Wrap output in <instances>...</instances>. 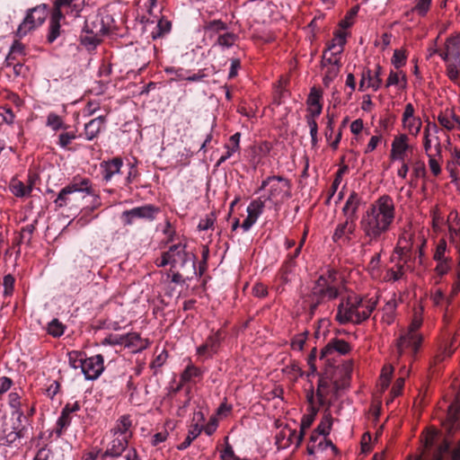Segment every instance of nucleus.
Segmentation results:
<instances>
[{
  "label": "nucleus",
  "mask_w": 460,
  "mask_h": 460,
  "mask_svg": "<svg viewBox=\"0 0 460 460\" xmlns=\"http://www.w3.org/2000/svg\"><path fill=\"white\" fill-rule=\"evenodd\" d=\"M160 212V208L155 205L147 204L141 207H136L129 210H125L121 214L124 225L130 226L135 219L154 220Z\"/></svg>",
  "instance_id": "9d476101"
},
{
  "label": "nucleus",
  "mask_w": 460,
  "mask_h": 460,
  "mask_svg": "<svg viewBox=\"0 0 460 460\" xmlns=\"http://www.w3.org/2000/svg\"><path fill=\"white\" fill-rule=\"evenodd\" d=\"M105 122H106L105 117L99 116L95 119H91L88 123H86L84 126L85 138L87 140L94 139L99 135L102 128H104Z\"/></svg>",
  "instance_id": "cd10ccee"
},
{
  "label": "nucleus",
  "mask_w": 460,
  "mask_h": 460,
  "mask_svg": "<svg viewBox=\"0 0 460 460\" xmlns=\"http://www.w3.org/2000/svg\"><path fill=\"white\" fill-rule=\"evenodd\" d=\"M172 24L168 20L161 18L151 31V37L155 40L163 37L171 31Z\"/></svg>",
  "instance_id": "79ce46f5"
},
{
  "label": "nucleus",
  "mask_w": 460,
  "mask_h": 460,
  "mask_svg": "<svg viewBox=\"0 0 460 460\" xmlns=\"http://www.w3.org/2000/svg\"><path fill=\"white\" fill-rule=\"evenodd\" d=\"M429 157V167L434 176H438L441 173V166L439 161L441 158L438 157L437 154L427 155Z\"/></svg>",
  "instance_id": "69168bd1"
},
{
  "label": "nucleus",
  "mask_w": 460,
  "mask_h": 460,
  "mask_svg": "<svg viewBox=\"0 0 460 460\" xmlns=\"http://www.w3.org/2000/svg\"><path fill=\"white\" fill-rule=\"evenodd\" d=\"M265 201L262 200L261 198L253 199L247 207V214L253 216L256 218H259L260 216L263 213Z\"/></svg>",
  "instance_id": "09e8293b"
},
{
  "label": "nucleus",
  "mask_w": 460,
  "mask_h": 460,
  "mask_svg": "<svg viewBox=\"0 0 460 460\" xmlns=\"http://www.w3.org/2000/svg\"><path fill=\"white\" fill-rule=\"evenodd\" d=\"M348 170V166L347 165H344L342 166L341 168H340L336 173H335V178L332 183V186H331V189L329 190V195H328V198L325 201L326 204H329L330 201H331V199L334 196V194L336 193L341 182V180H342V176L343 174L346 172V171Z\"/></svg>",
  "instance_id": "49530a36"
},
{
  "label": "nucleus",
  "mask_w": 460,
  "mask_h": 460,
  "mask_svg": "<svg viewBox=\"0 0 460 460\" xmlns=\"http://www.w3.org/2000/svg\"><path fill=\"white\" fill-rule=\"evenodd\" d=\"M395 219V205L389 195H382L362 214L359 227L368 244L379 241L392 227Z\"/></svg>",
  "instance_id": "f257e3e1"
},
{
  "label": "nucleus",
  "mask_w": 460,
  "mask_h": 460,
  "mask_svg": "<svg viewBox=\"0 0 460 460\" xmlns=\"http://www.w3.org/2000/svg\"><path fill=\"white\" fill-rule=\"evenodd\" d=\"M332 423L333 418L332 416L331 411L325 409L322 420L315 429L316 432L323 437H327L331 432Z\"/></svg>",
  "instance_id": "4c0bfd02"
},
{
  "label": "nucleus",
  "mask_w": 460,
  "mask_h": 460,
  "mask_svg": "<svg viewBox=\"0 0 460 460\" xmlns=\"http://www.w3.org/2000/svg\"><path fill=\"white\" fill-rule=\"evenodd\" d=\"M386 88L396 86L399 90H404L407 86L406 75L402 71L391 70L385 84Z\"/></svg>",
  "instance_id": "7c9ffc66"
},
{
  "label": "nucleus",
  "mask_w": 460,
  "mask_h": 460,
  "mask_svg": "<svg viewBox=\"0 0 460 460\" xmlns=\"http://www.w3.org/2000/svg\"><path fill=\"white\" fill-rule=\"evenodd\" d=\"M48 332L53 337H60L64 333V326L58 320L54 319L49 323Z\"/></svg>",
  "instance_id": "338daca9"
},
{
  "label": "nucleus",
  "mask_w": 460,
  "mask_h": 460,
  "mask_svg": "<svg viewBox=\"0 0 460 460\" xmlns=\"http://www.w3.org/2000/svg\"><path fill=\"white\" fill-rule=\"evenodd\" d=\"M361 204L362 197L358 192L352 191L342 208V213L346 219L356 222Z\"/></svg>",
  "instance_id": "412c9836"
},
{
  "label": "nucleus",
  "mask_w": 460,
  "mask_h": 460,
  "mask_svg": "<svg viewBox=\"0 0 460 460\" xmlns=\"http://www.w3.org/2000/svg\"><path fill=\"white\" fill-rule=\"evenodd\" d=\"M110 20L109 15L103 16L99 12L92 13L86 17L82 32L103 36L109 32Z\"/></svg>",
  "instance_id": "9b49d317"
},
{
  "label": "nucleus",
  "mask_w": 460,
  "mask_h": 460,
  "mask_svg": "<svg viewBox=\"0 0 460 460\" xmlns=\"http://www.w3.org/2000/svg\"><path fill=\"white\" fill-rule=\"evenodd\" d=\"M339 389L323 376L319 380L314 400L316 399L319 406L330 410L332 402L336 399V393Z\"/></svg>",
  "instance_id": "f8f14e48"
},
{
  "label": "nucleus",
  "mask_w": 460,
  "mask_h": 460,
  "mask_svg": "<svg viewBox=\"0 0 460 460\" xmlns=\"http://www.w3.org/2000/svg\"><path fill=\"white\" fill-rule=\"evenodd\" d=\"M351 350V346L344 340L333 338L322 349L320 359L330 362L334 360L335 355H346Z\"/></svg>",
  "instance_id": "4468645a"
},
{
  "label": "nucleus",
  "mask_w": 460,
  "mask_h": 460,
  "mask_svg": "<svg viewBox=\"0 0 460 460\" xmlns=\"http://www.w3.org/2000/svg\"><path fill=\"white\" fill-rule=\"evenodd\" d=\"M293 267V265L286 262L280 269L278 275V281L279 283L276 286V291L278 293L284 292V286L291 281Z\"/></svg>",
  "instance_id": "2f4dec72"
},
{
  "label": "nucleus",
  "mask_w": 460,
  "mask_h": 460,
  "mask_svg": "<svg viewBox=\"0 0 460 460\" xmlns=\"http://www.w3.org/2000/svg\"><path fill=\"white\" fill-rule=\"evenodd\" d=\"M343 281L339 272L329 269L315 281L310 294V310L314 312L316 307L328 301L336 299L343 289Z\"/></svg>",
  "instance_id": "7ed1b4c3"
},
{
  "label": "nucleus",
  "mask_w": 460,
  "mask_h": 460,
  "mask_svg": "<svg viewBox=\"0 0 460 460\" xmlns=\"http://www.w3.org/2000/svg\"><path fill=\"white\" fill-rule=\"evenodd\" d=\"M10 190L15 197L22 198L31 194L32 187L25 185L20 181L13 180L10 183Z\"/></svg>",
  "instance_id": "a19ab883"
},
{
  "label": "nucleus",
  "mask_w": 460,
  "mask_h": 460,
  "mask_svg": "<svg viewBox=\"0 0 460 460\" xmlns=\"http://www.w3.org/2000/svg\"><path fill=\"white\" fill-rule=\"evenodd\" d=\"M307 400L310 404L307 413L305 414L302 417L301 423H300V430L299 433H303V437L305 436V430L308 429L311 425L313 424L317 412L318 408L314 405V392H311L310 394H307Z\"/></svg>",
  "instance_id": "5701e85b"
},
{
  "label": "nucleus",
  "mask_w": 460,
  "mask_h": 460,
  "mask_svg": "<svg viewBox=\"0 0 460 460\" xmlns=\"http://www.w3.org/2000/svg\"><path fill=\"white\" fill-rule=\"evenodd\" d=\"M46 126L50 128L53 131L66 129L68 128V126L64 123L63 119L55 112L48 114Z\"/></svg>",
  "instance_id": "c03bdc74"
},
{
  "label": "nucleus",
  "mask_w": 460,
  "mask_h": 460,
  "mask_svg": "<svg viewBox=\"0 0 460 460\" xmlns=\"http://www.w3.org/2000/svg\"><path fill=\"white\" fill-rule=\"evenodd\" d=\"M341 63V54H336L334 50H326L323 52L322 58V66L326 67Z\"/></svg>",
  "instance_id": "3c124183"
},
{
  "label": "nucleus",
  "mask_w": 460,
  "mask_h": 460,
  "mask_svg": "<svg viewBox=\"0 0 460 460\" xmlns=\"http://www.w3.org/2000/svg\"><path fill=\"white\" fill-rule=\"evenodd\" d=\"M114 437L115 438L107 446L103 456L119 457L127 449L128 445V439H127V437Z\"/></svg>",
  "instance_id": "b1692460"
},
{
  "label": "nucleus",
  "mask_w": 460,
  "mask_h": 460,
  "mask_svg": "<svg viewBox=\"0 0 460 460\" xmlns=\"http://www.w3.org/2000/svg\"><path fill=\"white\" fill-rule=\"evenodd\" d=\"M82 364V372L87 380L97 379L104 371V359L101 354L84 358Z\"/></svg>",
  "instance_id": "f3484780"
},
{
  "label": "nucleus",
  "mask_w": 460,
  "mask_h": 460,
  "mask_svg": "<svg viewBox=\"0 0 460 460\" xmlns=\"http://www.w3.org/2000/svg\"><path fill=\"white\" fill-rule=\"evenodd\" d=\"M377 300L349 294L342 298L337 308L335 319L341 324L351 323L359 324L369 318L376 309Z\"/></svg>",
  "instance_id": "f03ea898"
},
{
  "label": "nucleus",
  "mask_w": 460,
  "mask_h": 460,
  "mask_svg": "<svg viewBox=\"0 0 460 460\" xmlns=\"http://www.w3.org/2000/svg\"><path fill=\"white\" fill-rule=\"evenodd\" d=\"M219 341H220V338H219V335L217 333V334H214V335H211L209 336L206 342L199 346L198 348V354L199 355H205V354H209V355H212L214 353H216L217 351V349L219 347Z\"/></svg>",
  "instance_id": "72a5a7b5"
},
{
  "label": "nucleus",
  "mask_w": 460,
  "mask_h": 460,
  "mask_svg": "<svg viewBox=\"0 0 460 460\" xmlns=\"http://www.w3.org/2000/svg\"><path fill=\"white\" fill-rule=\"evenodd\" d=\"M413 150V146L410 144L409 135L405 133L394 136L390 151V159L392 161L407 160L408 153Z\"/></svg>",
  "instance_id": "ddd939ff"
},
{
  "label": "nucleus",
  "mask_w": 460,
  "mask_h": 460,
  "mask_svg": "<svg viewBox=\"0 0 460 460\" xmlns=\"http://www.w3.org/2000/svg\"><path fill=\"white\" fill-rule=\"evenodd\" d=\"M101 35L84 33L80 36V42L81 45L85 47L88 50L94 49L101 42Z\"/></svg>",
  "instance_id": "de8ad7c7"
},
{
  "label": "nucleus",
  "mask_w": 460,
  "mask_h": 460,
  "mask_svg": "<svg viewBox=\"0 0 460 460\" xmlns=\"http://www.w3.org/2000/svg\"><path fill=\"white\" fill-rule=\"evenodd\" d=\"M131 427L132 420L130 415L124 414L117 420L114 428L111 429V432L113 433V436H119L122 438L127 437V439H129V438L132 436V432L130 430Z\"/></svg>",
  "instance_id": "a878e982"
},
{
  "label": "nucleus",
  "mask_w": 460,
  "mask_h": 460,
  "mask_svg": "<svg viewBox=\"0 0 460 460\" xmlns=\"http://www.w3.org/2000/svg\"><path fill=\"white\" fill-rule=\"evenodd\" d=\"M447 75L448 78L455 84H459V75H460V54L459 51L448 63L446 69Z\"/></svg>",
  "instance_id": "e433bc0d"
},
{
  "label": "nucleus",
  "mask_w": 460,
  "mask_h": 460,
  "mask_svg": "<svg viewBox=\"0 0 460 460\" xmlns=\"http://www.w3.org/2000/svg\"><path fill=\"white\" fill-rule=\"evenodd\" d=\"M72 417L70 414L66 413L62 410L61 414L57 421V430L56 433L58 436H61L63 430L66 429L71 424Z\"/></svg>",
  "instance_id": "5fc2aeb1"
},
{
  "label": "nucleus",
  "mask_w": 460,
  "mask_h": 460,
  "mask_svg": "<svg viewBox=\"0 0 460 460\" xmlns=\"http://www.w3.org/2000/svg\"><path fill=\"white\" fill-rule=\"evenodd\" d=\"M457 52L458 49L456 41L454 40H447L445 45V49L441 51L439 56L447 63V66H448V63L451 62Z\"/></svg>",
  "instance_id": "37998d69"
},
{
  "label": "nucleus",
  "mask_w": 460,
  "mask_h": 460,
  "mask_svg": "<svg viewBox=\"0 0 460 460\" xmlns=\"http://www.w3.org/2000/svg\"><path fill=\"white\" fill-rule=\"evenodd\" d=\"M356 222L345 219V221L339 223L332 236L333 243L339 245L349 244L352 241V235L356 233Z\"/></svg>",
  "instance_id": "a211bd4d"
},
{
  "label": "nucleus",
  "mask_w": 460,
  "mask_h": 460,
  "mask_svg": "<svg viewBox=\"0 0 460 460\" xmlns=\"http://www.w3.org/2000/svg\"><path fill=\"white\" fill-rule=\"evenodd\" d=\"M430 299L437 306L443 305L445 304L448 305L451 302V298L446 296L444 292L439 288L431 290Z\"/></svg>",
  "instance_id": "603ef678"
},
{
  "label": "nucleus",
  "mask_w": 460,
  "mask_h": 460,
  "mask_svg": "<svg viewBox=\"0 0 460 460\" xmlns=\"http://www.w3.org/2000/svg\"><path fill=\"white\" fill-rule=\"evenodd\" d=\"M381 75L382 67L378 64L376 66L374 72H372L369 68H364L361 73L358 90L360 92H364L367 88H371L374 92L378 91L383 84Z\"/></svg>",
  "instance_id": "dca6fc26"
},
{
  "label": "nucleus",
  "mask_w": 460,
  "mask_h": 460,
  "mask_svg": "<svg viewBox=\"0 0 460 460\" xmlns=\"http://www.w3.org/2000/svg\"><path fill=\"white\" fill-rule=\"evenodd\" d=\"M393 374V367L391 366L384 367L379 378V386L382 391L385 390L390 384Z\"/></svg>",
  "instance_id": "bf43d9fd"
},
{
  "label": "nucleus",
  "mask_w": 460,
  "mask_h": 460,
  "mask_svg": "<svg viewBox=\"0 0 460 460\" xmlns=\"http://www.w3.org/2000/svg\"><path fill=\"white\" fill-rule=\"evenodd\" d=\"M23 407L24 406L12 409V417L15 418V420L13 422V426L17 428H23L26 431H28L31 424Z\"/></svg>",
  "instance_id": "f704fd0d"
},
{
  "label": "nucleus",
  "mask_w": 460,
  "mask_h": 460,
  "mask_svg": "<svg viewBox=\"0 0 460 460\" xmlns=\"http://www.w3.org/2000/svg\"><path fill=\"white\" fill-rule=\"evenodd\" d=\"M427 174L425 163L421 160L415 161L412 164L411 178L417 180L424 178Z\"/></svg>",
  "instance_id": "052dcab7"
},
{
  "label": "nucleus",
  "mask_w": 460,
  "mask_h": 460,
  "mask_svg": "<svg viewBox=\"0 0 460 460\" xmlns=\"http://www.w3.org/2000/svg\"><path fill=\"white\" fill-rule=\"evenodd\" d=\"M405 275L404 263L397 262L394 267L387 269L384 277L386 282H395L402 279Z\"/></svg>",
  "instance_id": "c9c22d12"
},
{
  "label": "nucleus",
  "mask_w": 460,
  "mask_h": 460,
  "mask_svg": "<svg viewBox=\"0 0 460 460\" xmlns=\"http://www.w3.org/2000/svg\"><path fill=\"white\" fill-rule=\"evenodd\" d=\"M124 341L125 347L131 348L135 351L143 350L147 348L149 344L147 340H143L137 332H128L124 334Z\"/></svg>",
  "instance_id": "c756f323"
},
{
  "label": "nucleus",
  "mask_w": 460,
  "mask_h": 460,
  "mask_svg": "<svg viewBox=\"0 0 460 460\" xmlns=\"http://www.w3.org/2000/svg\"><path fill=\"white\" fill-rule=\"evenodd\" d=\"M221 460H246L238 457L233 449V447L228 443V438H226L225 447L220 451Z\"/></svg>",
  "instance_id": "4d7b16f0"
},
{
  "label": "nucleus",
  "mask_w": 460,
  "mask_h": 460,
  "mask_svg": "<svg viewBox=\"0 0 460 460\" xmlns=\"http://www.w3.org/2000/svg\"><path fill=\"white\" fill-rule=\"evenodd\" d=\"M28 431L23 428L12 426V430L0 437V447H11L21 438H23Z\"/></svg>",
  "instance_id": "c85d7f7f"
},
{
  "label": "nucleus",
  "mask_w": 460,
  "mask_h": 460,
  "mask_svg": "<svg viewBox=\"0 0 460 460\" xmlns=\"http://www.w3.org/2000/svg\"><path fill=\"white\" fill-rule=\"evenodd\" d=\"M323 93L316 87H313L310 90L309 95L306 100V105H323Z\"/></svg>",
  "instance_id": "e2e57ef3"
},
{
  "label": "nucleus",
  "mask_w": 460,
  "mask_h": 460,
  "mask_svg": "<svg viewBox=\"0 0 460 460\" xmlns=\"http://www.w3.org/2000/svg\"><path fill=\"white\" fill-rule=\"evenodd\" d=\"M8 405L11 410L22 406H27L25 402H22L21 393H19L16 388L8 394Z\"/></svg>",
  "instance_id": "6e6d98bb"
},
{
  "label": "nucleus",
  "mask_w": 460,
  "mask_h": 460,
  "mask_svg": "<svg viewBox=\"0 0 460 460\" xmlns=\"http://www.w3.org/2000/svg\"><path fill=\"white\" fill-rule=\"evenodd\" d=\"M421 325V313L416 311L407 329L402 330L396 340L395 346L399 357H413L417 354L423 339L419 332Z\"/></svg>",
  "instance_id": "39448f33"
},
{
  "label": "nucleus",
  "mask_w": 460,
  "mask_h": 460,
  "mask_svg": "<svg viewBox=\"0 0 460 460\" xmlns=\"http://www.w3.org/2000/svg\"><path fill=\"white\" fill-rule=\"evenodd\" d=\"M432 0H416L415 5L411 10L412 13H416L418 15L424 17L429 11Z\"/></svg>",
  "instance_id": "864d4df0"
},
{
  "label": "nucleus",
  "mask_w": 460,
  "mask_h": 460,
  "mask_svg": "<svg viewBox=\"0 0 460 460\" xmlns=\"http://www.w3.org/2000/svg\"><path fill=\"white\" fill-rule=\"evenodd\" d=\"M48 16V5L46 4H39L35 7L29 9L26 12L25 17L19 24L15 36L18 39H22L27 36L31 31L36 30L43 24Z\"/></svg>",
  "instance_id": "6e6552de"
},
{
  "label": "nucleus",
  "mask_w": 460,
  "mask_h": 460,
  "mask_svg": "<svg viewBox=\"0 0 460 460\" xmlns=\"http://www.w3.org/2000/svg\"><path fill=\"white\" fill-rule=\"evenodd\" d=\"M269 187L267 200L275 205L280 204L291 197L290 181L282 176H269L261 182L260 190Z\"/></svg>",
  "instance_id": "0eeeda50"
},
{
  "label": "nucleus",
  "mask_w": 460,
  "mask_h": 460,
  "mask_svg": "<svg viewBox=\"0 0 460 460\" xmlns=\"http://www.w3.org/2000/svg\"><path fill=\"white\" fill-rule=\"evenodd\" d=\"M236 38L235 34L226 32L218 36L217 44L224 48H230L234 44Z\"/></svg>",
  "instance_id": "680f3d73"
},
{
  "label": "nucleus",
  "mask_w": 460,
  "mask_h": 460,
  "mask_svg": "<svg viewBox=\"0 0 460 460\" xmlns=\"http://www.w3.org/2000/svg\"><path fill=\"white\" fill-rule=\"evenodd\" d=\"M216 217L214 213L207 215L204 218L199 220L198 229L199 231H206L211 229L215 224Z\"/></svg>",
  "instance_id": "774afa93"
},
{
  "label": "nucleus",
  "mask_w": 460,
  "mask_h": 460,
  "mask_svg": "<svg viewBox=\"0 0 460 460\" xmlns=\"http://www.w3.org/2000/svg\"><path fill=\"white\" fill-rule=\"evenodd\" d=\"M402 123L403 128L413 137H416L420 134L422 127V121L419 117L408 119L405 121H402Z\"/></svg>",
  "instance_id": "ea45409f"
},
{
  "label": "nucleus",
  "mask_w": 460,
  "mask_h": 460,
  "mask_svg": "<svg viewBox=\"0 0 460 460\" xmlns=\"http://www.w3.org/2000/svg\"><path fill=\"white\" fill-rule=\"evenodd\" d=\"M58 5L63 7L66 14L79 17L85 5V0H55Z\"/></svg>",
  "instance_id": "bb28decb"
},
{
  "label": "nucleus",
  "mask_w": 460,
  "mask_h": 460,
  "mask_svg": "<svg viewBox=\"0 0 460 460\" xmlns=\"http://www.w3.org/2000/svg\"><path fill=\"white\" fill-rule=\"evenodd\" d=\"M194 258L192 253L186 252V244L179 243L171 245L166 252L162 253L160 258L155 260V263L159 268L170 265L171 270H183L187 264L190 263L193 271H195Z\"/></svg>",
  "instance_id": "423d86ee"
},
{
  "label": "nucleus",
  "mask_w": 460,
  "mask_h": 460,
  "mask_svg": "<svg viewBox=\"0 0 460 460\" xmlns=\"http://www.w3.org/2000/svg\"><path fill=\"white\" fill-rule=\"evenodd\" d=\"M123 161L120 157H114L110 161H103L101 163V169L102 178L104 181H109L111 178L120 172Z\"/></svg>",
  "instance_id": "393cba45"
},
{
  "label": "nucleus",
  "mask_w": 460,
  "mask_h": 460,
  "mask_svg": "<svg viewBox=\"0 0 460 460\" xmlns=\"http://www.w3.org/2000/svg\"><path fill=\"white\" fill-rule=\"evenodd\" d=\"M347 32L339 30L334 32L333 39L328 47V50H334L336 54H341L346 44Z\"/></svg>",
  "instance_id": "58836bf2"
},
{
  "label": "nucleus",
  "mask_w": 460,
  "mask_h": 460,
  "mask_svg": "<svg viewBox=\"0 0 460 460\" xmlns=\"http://www.w3.org/2000/svg\"><path fill=\"white\" fill-rule=\"evenodd\" d=\"M205 32L216 34L227 29L226 24L221 20H213L206 22L203 26Z\"/></svg>",
  "instance_id": "8fccbe9b"
},
{
  "label": "nucleus",
  "mask_w": 460,
  "mask_h": 460,
  "mask_svg": "<svg viewBox=\"0 0 460 460\" xmlns=\"http://www.w3.org/2000/svg\"><path fill=\"white\" fill-rule=\"evenodd\" d=\"M438 127L435 123L429 122L424 128L423 132V147L426 155H432L431 147L434 146L435 154L438 157L442 158V146L440 140L437 134L438 133Z\"/></svg>",
  "instance_id": "2eb2a0df"
},
{
  "label": "nucleus",
  "mask_w": 460,
  "mask_h": 460,
  "mask_svg": "<svg viewBox=\"0 0 460 460\" xmlns=\"http://www.w3.org/2000/svg\"><path fill=\"white\" fill-rule=\"evenodd\" d=\"M307 332H300L296 335H295L292 340L290 346L292 349L301 351L305 344V341L307 340Z\"/></svg>",
  "instance_id": "13d9d810"
},
{
  "label": "nucleus",
  "mask_w": 460,
  "mask_h": 460,
  "mask_svg": "<svg viewBox=\"0 0 460 460\" xmlns=\"http://www.w3.org/2000/svg\"><path fill=\"white\" fill-rule=\"evenodd\" d=\"M303 438V433L286 426L276 435V445L279 449H286L292 445L298 447Z\"/></svg>",
  "instance_id": "6ab92c4d"
},
{
  "label": "nucleus",
  "mask_w": 460,
  "mask_h": 460,
  "mask_svg": "<svg viewBox=\"0 0 460 460\" xmlns=\"http://www.w3.org/2000/svg\"><path fill=\"white\" fill-rule=\"evenodd\" d=\"M341 64H335L323 67L324 69L323 83L325 86H329L331 83L338 76Z\"/></svg>",
  "instance_id": "a18cd8bd"
},
{
  "label": "nucleus",
  "mask_w": 460,
  "mask_h": 460,
  "mask_svg": "<svg viewBox=\"0 0 460 460\" xmlns=\"http://www.w3.org/2000/svg\"><path fill=\"white\" fill-rule=\"evenodd\" d=\"M328 447H330L334 454H337V447L331 440L323 436L316 444H307L306 451L308 455L313 456L318 452L326 450Z\"/></svg>",
  "instance_id": "473e14b6"
},
{
  "label": "nucleus",
  "mask_w": 460,
  "mask_h": 460,
  "mask_svg": "<svg viewBox=\"0 0 460 460\" xmlns=\"http://www.w3.org/2000/svg\"><path fill=\"white\" fill-rule=\"evenodd\" d=\"M192 420L195 421V423L190 425L184 441L177 446L178 450H184L188 448L192 441L196 439L202 431V422L204 421L203 413L201 411L194 412Z\"/></svg>",
  "instance_id": "aec40b11"
},
{
  "label": "nucleus",
  "mask_w": 460,
  "mask_h": 460,
  "mask_svg": "<svg viewBox=\"0 0 460 460\" xmlns=\"http://www.w3.org/2000/svg\"><path fill=\"white\" fill-rule=\"evenodd\" d=\"M329 366L325 369L324 377L333 383L336 388H344L349 385L351 373L353 370V361L344 360L341 364L332 366L327 362Z\"/></svg>",
  "instance_id": "1a4fd4ad"
},
{
  "label": "nucleus",
  "mask_w": 460,
  "mask_h": 460,
  "mask_svg": "<svg viewBox=\"0 0 460 460\" xmlns=\"http://www.w3.org/2000/svg\"><path fill=\"white\" fill-rule=\"evenodd\" d=\"M204 370L190 362L180 376L176 390H181L188 383H196L203 377Z\"/></svg>",
  "instance_id": "4be33fe9"
},
{
  "label": "nucleus",
  "mask_w": 460,
  "mask_h": 460,
  "mask_svg": "<svg viewBox=\"0 0 460 460\" xmlns=\"http://www.w3.org/2000/svg\"><path fill=\"white\" fill-rule=\"evenodd\" d=\"M406 59L407 56L404 50L395 49L392 57V64L396 69H399L406 64Z\"/></svg>",
  "instance_id": "0e129e2a"
},
{
  "label": "nucleus",
  "mask_w": 460,
  "mask_h": 460,
  "mask_svg": "<svg viewBox=\"0 0 460 460\" xmlns=\"http://www.w3.org/2000/svg\"><path fill=\"white\" fill-rule=\"evenodd\" d=\"M84 193L93 198L91 208L93 210L101 206L100 196L94 191L91 181L84 178L80 181L75 180L60 190L54 200L56 208H78L80 206L78 201L80 198H84Z\"/></svg>",
  "instance_id": "20e7f679"
}]
</instances>
